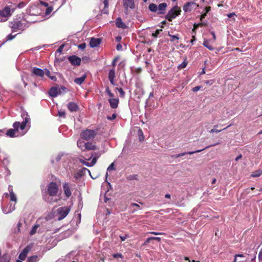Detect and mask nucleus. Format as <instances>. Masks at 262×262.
Segmentation results:
<instances>
[{
  "mask_svg": "<svg viewBox=\"0 0 262 262\" xmlns=\"http://www.w3.org/2000/svg\"><path fill=\"white\" fill-rule=\"evenodd\" d=\"M21 117L24 118V121L21 123L20 122H15L13 124L14 128L9 129L7 130L5 133L6 136L11 138L17 137L18 136V132L19 129L22 130L21 135H24L26 133V132H23V130L26 128L27 123L30 120V118L26 112L21 114Z\"/></svg>",
  "mask_w": 262,
  "mask_h": 262,
  "instance_id": "f257e3e1",
  "label": "nucleus"
},
{
  "mask_svg": "<svg viewBox=\"0 0 262 262\" xmlns=\"http://www.w3.org/2000/svg\"><path fill=\"white\" fill-rule=\"evenodd\" d=\"M58 186L55 182H51L48 186L47 194L43 196V200L50 204L57 202L59 198L57 197Z\"/></svg>",
  "mask_w": 262,
  "mask_h": 262,
  "instance_id": "f03ea898",
  "label": "nucleus"
},
{
  "mask_svg": "<svg viewBox=\"0 0 262 262\" xmlns=\"http://www.w3.org/2000/svg\"><path fill=\"white\" fill-rule=\"evenodd\" d=\"M15 10V8H11V6H7L2 10L0 11V22L7 20Z\"/></svg>",
  "mask_w": 262,
  "mask_h": 262,
  "instance_id": "7ed1b4c3",
  "label": "nucleus"
},
{
  "mask_svg": "<svg viewBox=\"0 0 262 262\" xmlns=\"http://www.w3.org/2000/svg\"><path fill=\"white\" fill-rule=\"evenodd\" d=\"M181 12V9L178 6L173 7L166 15V18L169 21L175 18L177 16L180 14Z\"/></svg>",
  "mask_w": 262,
  "mask_h": 262,
  "instance_id": "20e7f679",
  "label": "nucleus"
},
{
  "mask_svg": "<svg viewBox=\"0 0 262 262\" xmlns=\"http://www.w3.org/2000/svg\"><path fill=\"white\" fill-rule=\"evenodd\" d=\"M97 134V132L94 130L86 129L81 133V137L85 140H93Z\"/></svg>",
  "mask_w": 262,
  "mask_h": 262,
  "instance_id": "39448f33",
  "label": "nucleus"
},
{
  "mask_svg": "<svg viewBox=\"0 0 262 262\" xmlns=\"http://www.w3.org/2000/svg\"><path fill=\"white\" fill-rule=\"evenodd\" d=\"M70 209L68 207H61L56 210L58 215V220L60 221L63 219L69 213Z\"/></svg>",
  "mask_w": 262,
  "mask_h": 262,
  "instance_id": "423d86ee",
  "label": "nucleus"
},
{
  "mask_svg": "<svg viewBox=\"0 0 262 262\" xmlns=\"http://www.w3.org/2000/svg\"><path fill=\"white\" fill-rule=\"evenodd\" d=\"M31 72L32 75H34L40 77H43L45 75V72L43 70L36 67H33L32 69Z\"/></svg>",
  "mask_w": 262,
  "mask_h": 262,
  "instance_id": "0eeeda50",
  "label": "nucleus"
},
{
  "mask_svg": "<svg viewBox=\"0 0 262 262\" xmlns=\"http://www.w3.org/2000/svg\"><path fill=\"white\" fill-rule=\"evenodd\" d=\"M123 6L127 11L128 8L134 9L135 3L134 0H123Z\"/></svg>",
  "mask_w": 262,
  "mask_h": 262,
  "instance_id": "6e6552de",
  "label": "nucleus"
},
{
  "mask_svg": "<svg viewBox=\"0 0 262 262\" xmlns=\"http://www.w3.org/2000/svg\"><path fill=\"white\" fill-rule=\"evenodd\" d=\"M68 59L70 62L73 65L79 66L80 64L81 60L79 57L76 56H70Z\"/></svg>",
  "mask_w": 262,
  "mask_h": 262,
  "instance_id": "1a4fd4ad",
  "label": "nucleus"
},
{
  "mask_svg": "<svg viewBox=\"0 0 262 262\" xmlns=\"http://www.w3.org/2000/svg\"><path fill=\"white\" fill-rule=\"evenodd\" d=\"M31 249V247L30 246H27L20 253V254L19 255V258L21 260H24L26 258V256L29 253V252L30 251Z\"/></svg>",
  "mask_w": 262,
  "mask_h": 262,
  "instance_id": "9d476101",
  "label": "nucleus"
},
{
  "mask_svg": "<svg viewBox=\"0 0 262 262\" xmlns=\"http://www.w3.org/2000/svg\"><path fill=\"white\" fill-rule=\"evenodd\" d=\"M101 43V39L99 38H92L90 41V46L92 48L98 47Z\"/></svg>",
  "mask_w": 262,
  "mask_h": 262,
  "instance_id": "9b49d317",
  "label": "nucleus"
},
{
  "mask_svg": "<svg viewBox=\"0 0 262 262\" xmlns=\"http://www.w3.org/2000/svg\"><path fill=\"white\" fill-rule=\"evenodd\" d=\"M63 189L64 193L67 198H69L71 195L70 185L68 183H65L63 184Z\"/></svg>",
  "mask_w": 262,
  "mask_h": 262,
  "instance_id": "f8f14e48",
  "label": "nucleus"
},
{
  "mask_svg": "<svg viewBox=\"0 0 262 262\" xmlns=\"http://www.w3.org/2000/svg\"><path fill=\"white\" fill-rule=\"evenodd\" d=\"M108 77L111 83L113 85H115L114 78H115V71L114 69L110 70Z\"/></svg>",
  "mask_w": 262,
  "mask_h": 262,
  "instance_id": "ddd939ff",
  "label": "nucleus"
},
{
  "mask_svg": "<svg viewBox=\"0 0 262 262\" xmlns=\"http://www.w3.org/2000/svg\"><path fill=\"white\" fill-rule=\"evenodd\" d=\"M67 107L71 112L76 111L78 108V105L74 102H69L67 105Z\"/></svg>",
  "mask_w": 262,
  "mask_h": 262,
  "instance_id": "4468645a",
  "label": "nucleus"
},
{
  "mask_svg": "<svg viewBox=\"0 0 262 262\" xmlns=\"http://www.w3.org/2000/svg\"><path fill=\"white\" fill-rule=\"evenodd\" d=\"M167 7V4L165 3H161L158 7V14H163L165 13V9Z\"/></svg>",
  "mask_w": 262,
  "mask_h": 262,
  "instance_id": "2eb2a0df",
  "label": "nucleus"
},
{
  "mask_svg": "<svg viewBox=\"0 0 262 262\" xmlns=\"http://www.w3.org/2000/svg\"><path fill=\"white\" fill-rule=\"evenodd\" d=\"M108 102L111 107L113 108H116L118 107L119 99L115 98H111L108 99Z\"/></svg>",
  "mask_w": 262,
  "mask_h": 262,
  "instance_id": "dca6fc26",
  "label": "nucleus"
},
{
  "mask_svg": "<svg viewBox=\"0 0 262 262\" xmlns=\"http://www.w3.org/2000/svg\"><path fill=\"white\" fill-rule=\"evenodd\" d=\"M204 149L197 150L193 151H188V152H182V153L178 154V155H176V156H174L173 157L174 158H178L181 157L182 156H185L186 155H192V154H195V153L199 152L202 151Z\"/></svg>",
  "mask_w": 262,
  "mask_h": 262,
  "instance_id": "f3484780",
  "label": "nucleus"
},
{
  "mask_svg": "<svg viewBox=\"0 0 262 262\" xmlns=\"http://www.w3.org/2000/svg\"><path fill=\"white\" fill-rule=\"evenodd\" d=\"M194 5H195V3L193 2H188L184 5L183 10L185 12L191 11L192 10V6Z\"/></svg>",
  "mask_w": 262,
  "mask_h": 262,
  "instance_id": "a211bd4d",
  "label": "nucleus"
},
{
  "mask_svg": "<svg viewBox=\"0 0 262 262\" xmlns=\"http://www.w3.org/2000/svg\"><path fill=\"white\" fill-rule=\"evenodd\" d=\"M86 77V74H83L80 77L76 78L74 79V82L77 84H81L85 80Z\"/></svg>",
  "mask_w": 262,
  "mask_h": 262,
  "instance_id": "6ab92c4d",
  "label": "nucleus"
},
{
  "mask_svg": "<svg viewBox=\"0 0 262 262\" xmlns=\"http://www.w3.org/2000/svg\"><path fill=\"white\" fill-rule=\"evenodd\" d=\"M116 25L117 27L124 29L126 28V25L122 21L121 18L118 17L116 19Z\"/></svg>",
  "mask_w": 262,
  "mask_h": 262,
  "instance_id": "aec40b11",
  "label": "nucleus"
},
{
  "mask_svg": "<svg viewBox=\"0 0 262 262\" xmlns=\"http://www.w3.org/2000/svg\"><path fill=\"white\" fill-rule=\"evenodd\" d=\"M59 91L57 88H52L49 92L50 96L52 97H56L59 94Z\"/></svg>",
  "mask_w": 262,
  "mask_h": 262,
  "instance_id": "412c9836",
  "label": "nucleus"
},
{
  "mask_svg": "<svg viewBox=\"0 0 262 262\" xmlns=\"http://www.w3.org/2000/svg\"><path fill=\"white\" fill-rule=\"evenodd\" d=\"M15 209V204L13 205L12 204H10V207L8 209L7 208H4L3 209V212L5 214H8L12 212Z\"/></svg>",
  "mask_w": 262,
  "mask_h": 262,
  "instance_id": "4be33fe9",
  "label": "nucleus"
},
{
  "mask_svg": "<svg viewBox=\"0 0 262 262\" xmlns=\"http://www.w3.org/2000/svg\"><path fill=\"white\" fill-rule=\"evenodd\" d=\"M80 161L85 166L91 167L94 165L96 164V158H93L91 162L90 163L85 162V161L82 160L81 159L80 160Z\"/></svg>",
  "mask_w": 262,
  "mask_h": 262,
  "instance_id": "5701e85b",
  "label": "nucleus"
},
{
  "mask_svg": "<svg viewBox=\"0 0 262 262\" xmlns=\"http://www.w3.org/2000/svg\"><path fill=\"white\" fill-rule=\"evenodd\" d=\"M85 150H96L97 149V147L96 145L93 144L91 143H86L85 145Z\"/></svg>",
  "mask_w": 262,
  "mask_h": 262,
  "instance_id": "b1692460",
  "label": "nucleus"
},
{
  "mask_svg": "<svg viewBox=\"0 0 262 262\" xmlns=\"http://www.w3.org/2000/svg\"><path fill=\"white\" fill-rule=\"evenodd\" d=\"M77 146L82 150H85L86 143L81 140H78L77 143Z\"/></svg>",
  "mask_w": 262,
  "mask_h": 262,
  "instance_id": "393cba45",
  "label": "nucleus"
},
{
  "mask_svg": "<svg viewBox=\"0 0 262 262\" xmlns=\"http://www.w3.org/2000/svg\"><path fill=\"white\" fill-rule=\"evenodd\" d=\"M203 45L209 50H213L214 48L209 43V41L207 39H204Z\"/></svg>",
  "mask_w": 262,
  "mask_h": 262,
  "instance_id": "a878e982",
  "label": "nucleus"
},
{
  "mask_svg": "<svg viewBox=\"0 0 262 262\" xmlns=\"http://www.w3.org/2000/svg\"><path fill=\"white\" fill-rule=\"evenodd\" d=\"M149 9L152 12H156L158 10V7L155 4H151L148 6Z\"/></svg>",
  "mask_w": 262,
  "mask_h": 262,
  "instance_id": "bb28decb",
  "label": "nucleus"
},
{
  "mask_svg": "<svg viewBox=\"0 0 262 262\" xmlns=\"http://www.w3.org/2000/svg\"><path fill=\"white\" fill-rule=\"evenodd\" d=\"M39 227L38 224H35L32 228L30 232V234L32 235H34L36 232L38 228Z\"/></svg>",
  "mask_w": 262,
  "mask_h": 262,
  "instance_id": "cd10ccee",
  "label": "nucleus"
},
{
  "mask_svg": "<svg viewBox=\"0 0 262 262\" xmlns=\"http://www.w3.org/2000/svg\"><path fill=\"white\" fill-rule=\"evenodd\" d=\"M168 35L171 37L170 41L172 42L174 41L175 40H178L180 38L179 35L178 34L172 35L169 33H168Z\"/></svg>",
  "mask_w": 262,
  "mask_h": 262,
  "instance_id": "c85d7f7f",
  "label": "nucleus"
},
{
  "mask_svg": "<svg viewBox=\"0 0 262 262\" xmlns=\"http://www.w3.org/2000/svg\"><path fill=\"white\" fill-rule=\"evenodd\" d=\"M100 155H101V154L99 152H92L91 158L90 159H88L87 160H89L91 158L93 157V158H96V162L98 158L100 156Z\"/></svg>",
  "mask_w": 262,
  "mask_h": 262,
  "instance_id": "c756f323",
  "label": "nucleus"
},
{
  "mask_svg": "<svg viewBox=\"0 0 262 262\" xmlns=\"http://www.w3.org/2000/svg\"><path fill=\"white\" fill-rule=\"evenodd\" d=\"M262 174V170H258L253 172L251 176L253 177H258Z\"/></svg>",
  "mask_w": 262,
  "mask_h": 262,
  "instance_id": "7c9ffc66",
  "label": "nucleus"
},
{
  "mask_svg": "<svg viewBox=\"0 0 262 262\" xmlns=\"http://www.w3.org/2000/svg\"><path fill=\"white\" fill-rule=\"evenodd\" d=\"M37 256H32L28 258V262H36L37 261Z\"/></svg>",
  "mask_w": 262,
  "mask_h": 262,
  "instance_id": "2f4dec72",
  "label": "nucleus"
},
{
  "mask_svg": "<svg viewBox=\"0 0 262 262\" xmlns=\"http://www.w3.org/2000/svg\"><path fill=\"white\" fill-rule=\"evenodd\" d=\"M139 139L140 141H143L144 139L143 133L141 129H139L138 132Z\"/></svg>",
  "mask_w": 262,
  "mask_h": 262,
  "instance_id": "473e14b6",
  "label": "nucleus"
},
{
  "mask_svg": "<svg viewBox=\"0 0 262 262\" xmlns=\"http://www.w3.org/2000/svg\"><path fill=\"white\" fill-rule=\"evenodd\" d=\"M128 180H138V176L137 174L129 175L127 177Z\"/></svg>",
  "mask_w": 262,
  "mask_h": 262,
  "instance_id": "72a5a7b5",
  "label": "nucleus"
},
{
  "mask_svg": "<svg viewBox=\"0 0 262 262\" xmlns=\"http://www.w3.org/2000/svg\"><path fill=\"white\" fill-rule=\"evenodd\" d=\"M10 200L12 201H14L15 203L17 202V198L14 193H12L10 194Z\"/></svg>",
  "mask_w": 262,
  "mask_h": 262,
  "instance_id": "f704fd0d",
  "label": "nucleus"
},
{
  "mask_svg": "<svg viewBox=\"0 0 262 262\" xmlns=\"http://www.w3.org/2000/svg\"><path fill=\"white\" fill-rule=\"evenodd\" d=\"M9 258L7 255H4L0 258V262H9Z\"/></svg>",
  "mask_w": 262,
  "mask_h": 262,
  "instance_id": "c9c22d12",
  "label": "nucleus"
},
{
  "mask_svg": "<svg viewBox=\"0 0 262 262\" xmlns=\"http://www.w3.org/2000/svg\"><path fill=\"white\" fill-rule=\"evenodd\" d=\"M162 31V29H158L157 30L155 33L152 34V36H153L155 38L157 37L158 35L159 34V33Z\"/></svg>",
  "mask_w": 262,
  "mask_h": 262,
  "instance_id": "e433bc0d",
  "label": "nucleus"
},
{
  "mask_svg": "<svg viewBox=\"0 0 262 262\" xmlns=\"http://www.w3.org/2000/svg\"><path fill=\"white\" fill-rule=\"evenodd\" d=\"M116 89L118 91L120 96L121 97H123L125 95V93L123 91V89L122 88H116Z\"/></svg>",
  "mask_w": 262,
  "mask_h": 262,
  "instance_id": "4c0bfd02",
  "label": "nucleus"
},
{
  "mask_svg": "<svg viewBox=\"0 0 262 262\" xmlns=\"http://www.w3.org/2000/svg\"><path fill=\"white\" fill-rule=\"evenodd\" d=\"M130 206H131L132 207H136L137 208L136 209H134V211H137L138 209H141V208H140V206H139V204H138L135 203H132V204H130Z\"/></svg>",
  "mask_w": 262,
  "mask_h": 262,
  "instance_id": "58836bf2",
  "label": "nucleus"
},
{
  "mask_svg": "<svg viewBox=\"0 0 262 262\" xmlns=\"http://www.w3.org/2000/svg\"><path fill=\"white\" fill-rule=\"evenodd\" d=\"M217 127V125H214V127H213V128L211 129L209 132L210 133H220L222 131V130H217V129H216L215 128Z\"/></svg>",
  "mask_w": 262,
  "mask_h": 262,
  "instance_id": "ea45409f",
  "label": "nucleus"
},
{
  "mask_svg": "<svg viewBox=\"0 0 262 262\" xmlns=\"http://www.w3.org/2000/svg\"><path fill=\"white\" fill-rule=\"evenodd\" d=\"M58 116L60 117H65L66 113L63 111H58Z\"/></svg>",
  "mask_w": 262,
  "mask_h": 262,
  "instance_id": "a19ab883",
  "label": "nucleus"
},
{
  "mask_svg": "<svg viewBox=\"0 0 262 262\" xmlns=\"http://www.w3.org/2000/svg\"><path fill=\"white\" fill-rule=\"evenodd\" d=\"M107 170L108 171H110V170H115V165L114 164V163H112L107 168Z\"/></svg>",
  "mask_w": 262,
  "mask_h": 262,
  "instance_id": "79ce46f5",
  "label": "nucleus"
},
{
  "mask_svg": "<svg viewBox=\"0 0 262 262\" xmlns=\"http://www.w3.org/2000/svg\"><path fill=\"white\" fill-rule=\"evenodd\" d=\"M19 27V25L17 23H14L12 26H11V28H12V31H14L15 29L18 28Z\"/></svg>",
  "mask_w": 262,
  "mask_h": 262,
  "instance_id": "37998d69",
  "label": "nucleus"
},
{
  "mask_svg": "<svg viewBox=\"0 0 262 262\" xmlns=\"http://www.w3.org/2000/svg\"><path fill=\"white\" fill-rule=\"evenodd\" d=\"M186 66H187V62H186L185 61H184L178 66V68L179 69H183V68H185L186 67Z\"/></svg>",
  "mask_w": 262,
  "mask_h": 262,
  "instance_id": "c03bdc74",
  "label": "nucleus"
},
{
  "mask_svg": "<svg viewBox=\"0 0 262 262\" xmlns=\"http://www.w3.org/2000/svg\"><path fill=\"white\" fill-rule=\"evenodd\" d=\"M25 6H26V3L25 2H20L17 5V7L18 8L20 9L22 8H24Z\"/></svg>",
  "mask_w": 262,
  "mask_h": 262,
  "instance_id": "a18cd8bd",
  "label": "nucleus"
},
{
  "mask_svg": "<svg viewBox=\"0 0 262 262\" xmlns=\"http://www.w3.org/2000/svg\"><path fill=\"white\" fill-rule=\"evenodd\" d=\"M258 258L259 262H262V248L259 252Z\"/></svg>",
  "mask_w": 262,
  "mask_h": 262,
  "instance_id": "49530a36",
  "label": "nucleus"
},
{
  "mask_svg": "<svg viewBox=\"0 0 262 262\" xmlns=\"http://www.w3.org/2000/svg\"><path fill=\"white\" fill-rule=\"evenodd\" d=\"M16 35H12L11 34H9L7 36L6 40H11L13 39L15 37Z\"/></svg>",
  "mask_w": 262,
  "mask_h": 262,
  "instance_id": "de8ad7c7",
  "label": "nucleus"
},
{
  "mask_svg": "<svg viewBox=\"0 0 262 262\" xmlns=\"http://www.w3.org/2000/svg\"><path fill=\"white\" fill-rule=\"evenodd\" d=\"M106 92L107 93V94L108 95V96H109L110 97H113L114 95H113V93L111 92V91L110 90V89H109L108 88H107L106 89Z\"/></svg>",
  "mask_w": 262,
  "mask_h": 262,
  "instance_id": "09e8293b",
  "label": "nucleus"
},
{
  "mask_svg": "<svg viewBox=\"0 0 262 262\" xmlns=\"http://www.w3.org/2000/svg\"><path fill=\"white\" fill-rule=\"evenodd\" d=\"M53 10V8L52 7H48L46 11V14H49Z\"/></svg>",
  "mask_w": 262,
  "mask_h": 262,
  "instance_id": "8fccbe9b",
  "label": "nucleus"
},
{
  "mask_svg": "<svg viewBox=\"0 0 262 262\" xmlns=\"http://www.w3.org/2000/svg\"><path fill=\"white\" fill-rule=\"evenodd\" d=\"M128 237V236L127 234L120 236V238L121 241H124Z\"/></svg>",
  "mask_w": 262,
  "mask_h": 262,
  "instance_id": "3c124183",
  "label": "nucleus"
},
{
  "mask_svg": "<svg viewBox=\"0 0 262 262\" xmlns=\"http://www.w3.org/2000/svg\"><path fill=\"white\" fill-rule=\"evenodd\" d=\"M116 118V115L115 114H113L111 117H110V116L107 117V119L111 120H114Z\"/></svg>",
  "mask_w": 262,
  "mask_h": 262,
  "instance_id": "603ef678",
  "label": "nucleus"
},
{
  "mask_svg": "<svg viewBox=\"0 0 262 262\" xmlns=\"http://www.w3.org/2000/svg\"><path fill=\"white\" fill-rule=\"evenodd\" d=\"M45 74H46L47 76L50 77L51 76V73L48 69H45Z\"/></svg>",
  "mask_w": 262,
  "mask_h": 262,
  "instance_id": "864d4df0",
  "label": "nucleus"
},
{
  "mask_svg": "<svg viewBox=\"0 0 262 262\" xmlns=\"http://www.w3.org/2000/svg\"><path fill=\"white\" fill-rule=\"evenodd\" d=\"M86 47V45L85 43H82V44H80L78 46V48L79 49H81L82 50H83Z\"/></svg>",
  "mask_w": 262,
  "mask_h": 262,
  "instance_id": "5fc2aeb1",
  "label": "nucleus"
},
{
  "mask_svg": "<svg viewBox=\"0 0 262 262\" xmlns=\"http://www.w3.org/2000/svg\"><path fill=\"white\" fill-rule=\"evenodd\" d=\"M113 257H114V258H119V257H120V258H122V254H119V253H116V254H114L113 255Z\"/></svg>",
  "mask_w": 262,
  "mask_h": 262,
  "instance_id": "6e6d98bb",
  "label": "nucleus"
},
{
  "mask_svg": "<svg viewBox=\"0 0 262 262\" xmlns=\"http://www.w3.org/2000/svg\"><path fill=\"white\" fill-rule=\"evenodd\" d=\"M149 233L151 234H154V235H161V234H164L163 233L157 232H154V231L149 232Z\"/></svg>",
  "mask_w": 262,
  "mask_h": 262,
  "instance_id": "4d7b16f0",
  "label": "nucleus"
},
{
  "mask_svg": "<svg viewBox=\"0 0 262 262\" xmlns=\"http://www.w3.org/2000/svg\"><path fill=\"white\" fill-rule=\"evenodd\" d=\"M151 241V238L150 237H148V238L146 239V240L145 241V242H144V243L143 244V246H145L147 244H148V243H150V242Z\"/></svg>",
  "mask_w": 262,
  "mask_h": 262,
  "instance_id": "13d9d810",
  "label": "nucleus"
},
{
  "mask_svg": "<svg viewBox=\"0 0 262 262\" xmlns=\"http://www.w3.org/2000/svg\"><path fill=\"white\" fill-rule=\"evenodd\" d=\"M204 83L206 84L211 85L213 83V81L212 80H206L204 81Z\"/></svg>",
  "mask_w": 262,
  "mask_h": 262,
  "instance_id": "bf43d9fd",
  "label": "nucleus"
},
{
  "mask_svg": "<svg viewBox=\"0 0 262 262\" xmlns=\"http://www.w3.org/2000/svg\"><path fill=\"white\" fill-rule=\"evenodd\" d=\"M200 89H201V86H197L194 87L192 89V91L194 92H195L198 91Z\"/></svg>",
  "mask_w": 262,
  "mask_h": 262,
  "instance_id": "052dcab7",
  "label": "nucleus"
},
{
  "mask_svg": "<svg viewBox=\"0 0 262 262\" xmlns=\"http://www.w3.org/2000/svg\"><path fill=\"white\" fill-rule=\"evenodd\" d=\"M103 3L104 5L105 8H107L108 6V2L107 0H104Z\"/></svg>",
  "mask_w": 262,
  "mask_h": 262,
  "instance_id": "680f3d73",
  "label": "nucleus"
},
{
  "mask_svg": "<svg viewBox=\"0 0 262 262\" xmlns=\"http://www.w3.org/2000/svg\"><path fill=\"white\" fill-rule=\"evenodd\" d=\"M8 190L9 191L10 194L12 193H14L13 190V187L11 185H9L8 187Z\"/></svg>",
  "mask_w": 262,
  "mask_h": 262,
  "instance_id": "e2e57ef3",
  "label": "nucleus"
},
{
  "mask_svg": "<svg viewBox=\"0 0 262 262\" xmlns=\"http://www.w3.org/2000/svg\"><path fill=\"white\" fill-rule=\"evenodd\" d=\"M211 8L210 7H207L205 9V13L207 14L208 12L210 11Z\"/></svg>",
  "mask_w": 262,
  "mask_h": 262,
  "instance_id": "0e129e2a",
  "label": "nucleus"
},
{
  "mask_svg": "<svg viewBox=\"0 0 262 262\" xmlns=\"http://www.w3.org/2000/svg\"><path fill=\"white\" fill-rule=\"evenodd\" d=\"M63 45H61V46H60L59 47V48L58 49V52H59V53H61L62 52V50H63Z\"/></svg>",
  "mask_w": 262,
  "mask_h": 262,
  "instance_id": "69168bd1",
  "label": "nucleus"
},
{
  "mask_svg": "<svg viewBox=\"0 0 262 262\" xmlns=\"http://www.w3.org/2000/svg\"><path fill=\"white\" fill-rule=\"evenodd\" d=\"M116 49L117 50H120L122 49V46L120 44H118L116 46Z\"/></svg>",
  "mask_w": 262,
  "mask_h": 262,
  "instance_id": "338daca9",
  "label": "nucleus"
},
{
  "mask_svg": "<svg viewBox=\"0 0 262 262\" xmlns=\"http://www.w3.org/2000/svg\"><path fill=\"white\" fill-rule=\"evenodd\" d=\"M117 60V58H115L113 60V62H112V66H113L114 67H115V66H116V62Z\"/></svg>",
  "mask_w": 262,
  "mask_h": 262,
  "instance_id": "774afa93",
  "label": "nucleus"
}]
</instances>
